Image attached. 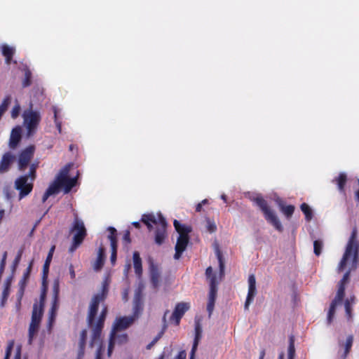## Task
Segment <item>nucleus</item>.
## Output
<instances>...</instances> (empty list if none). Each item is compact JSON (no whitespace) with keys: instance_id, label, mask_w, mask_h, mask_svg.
Returning <instances> with one entry per match:
<instances>
[{"instance_id":"nucleus-1","label":"nucleus","mask_w":359,"mask_h":359,"mask_svg":"<svg viewBox=\"0 0 359 359\" xmlns=\"http://www.w3.org/2000/svg\"><path fill=\"white\" fill-rule=\"evenodd\" d=\"M358 230L354 227L352 230L351 236L346 247V250L343 257L339 262L338 269L339 271H343L346 266L348 259L352 257V264L350 270L346 271L343 278L339 283V286L346 287V284L348 282L351 270H355L359 262V242L357 240Z\"/></svg>"},{"instance_id":"nucleus-2","label":"nucleus","mask_w":359,"mask_h":359,"mask_svg":"<svg viewBox=\"0 0 359 359\" xmlns=\"http://www.w3.org/2000/svg\"><path fill=\"white\" fill-rule=\"evenodd\" d=\"M104 302L102 299L95 297L92 298L87 316V323L90 327H92L93 334L90 341V346H93V343L100 339L102 329L104 327V321L107 314V307L104 306L99 316L97 322L95 323V319L98 311L99 304Z\"/></svg>"},{"instance_id":"nucleus-3","label":"nucleus","mask_w":359,"mask_h":359,"mask_svg":"<svg viewBox=\"0 0 359 359\" xmlns=\"http://www.w3.org/2000/svg\"><path fill=\"white\" fill-rule=\"evenodd\" d=\"M70 168L71 164H67L60 170L53 182L43 194L42 196L43 203H45L50 196L58 194L60 189H63L65 194H68L76 186V177L71 178L69 177Z\"/></svg>"},{"instance_id":"nucleus-4","label":"nucleus","mask_w":359,"mask_h":359,"mask_svg":"<svg viewBox=\"0 0 359 359\" xmlns=\"http://www.w3.org/2000/svg\"><path fill=\"white\" fill-rule=\"evenodd\" d=\"M141 222H143L150 231L153 229V224L156 226L155 231L154 241L158 245H161L167 238L168 223L163 215L159 212L157 218L153 213L144 214L142 216Z\"/></svg>"},{"instance_id":"nucleus-5","label":"nucleus","mask_w":359,"mask_h":359,"mask_svg":"<svg viewBox=\"0 0 359 359\" xmlns=\"http://www.w3.org/2000/svg\"><path fill=\"white\" fill-rule=\"evenodd\" d=\"M251 201L256 203L264 214L266 220L272 224L274 228L278 231L281 232L283 230V227L276 215L275 212L268 205L267 201L260 195L251 198Z\"/></svg>"},{"instance_id":"nucleus-6","label":"nucleus","mask_w":359,"mask_h":359,"mask_svg":"<svg viewBox=\"0 0 359 359\" xmlns=\"http://www.w3.org/2000/svg\"><path fill=\"white\" fill-rule=\"evenodd\" d=\"M70 232L74 233L72 243L69 249L70 252H74L83 242L87 236V230L82 219L75 217Z\"/></svg>"},{"instance_id":"nucleus-7","label":"nucleus","mask_w":359,"mask_h":359,"mask_svg":"<svg viewBox=\"0 0 359 359\" xmlns=\"http://www.w3.org/2000/svg\"><path fill=\"white\" fill-rule=\"evenodd\" d=\"M206 278L209 280L210 291L208 294V302L207 304V311L209 314V317L212 313L215 308V304L216 301L217 294V285L216 275L213 273L212 268L208 266L205 270Z\"/></svg>"},{"instance_id":"nucleus-8","label":"nucleus","mask_w":359,"mask_h":359,"mask_svg":"<svg viewBox=\"0 0 359 359\" xmlns=\"http://www.w3.org/2000/svg\"><path fill=\"white\" fill-rule=\"evenodd\" d=\"M22 117L27 130V136H33L36 133L41 120L40 113L37 111H33L32 109H29L24 111Z\"/></svg>"},{"instance_id":"nucleus-9","label":"nucleus","mask_w":359,"mask_h":359,"mask_svg":"<svg viewBox=\"0 0 359 359\" xmlns=\"http://www.w3.org/2000/svg\"><path fill=\"white\" fill-rule=\"evenodd\" d=\"M43 313H41L40 309H37L36 306H34L32 313V319L28 329L27 344L32 345L34 337L38 334L41 318Z\"/></svg>"},{"instance_id":"nucleus-10","label":"nucleus","mask_w":359,"mask_h":359,"mask_svg":"<svg viewBox=\"0 0 359 359\" xmlns=\"http://www.w3.org/2000/svg\"><path fill=\"white\" fill-rule=\"evenodd\" d=\"M28 175H21L15 181L14 187L19 191V200L28 196L33 190L34 181L28 182Z\"/></svg>"},{"instance_id":"nucleus-11","label":"nucleus","mask_w":359,"mask_h":359,"mask_svg":"<svg viewBox=\"0 0 359 359\" xmlns=\"http://www.w3.org/2000/svg\"><path fill=\"white\" fill-rule=\"evenodd\" d=\"M35 151L34 145H29L25 149L22 150L18 155V169L20 171H24L30 161L34 156Z\"/></svg>"},{"instance_id":"nucleus-12","label":"nucleus","mask_w":359,"mask_h":359,"mask_svg":"<svg viewBox=\"0 0 359 359\" xmlns=\"http://www.w3.org/2000/svg\"><path fill=\"white\" fill-rule=\"evenodd\" d=\"M135 320V316H123L116 318L114 322L110 335L114 337L115 332H119L130 327Z\"/></svg>"},{"instance_id":"nucleus-13","label":"nucleus","mask_w":359,"mask_h":359,"mask_svg":"<svg viewBox=\"0 0 359 359\" xmlns=\"http://www.w3.org/2000/svg\"><path fill=\"white\" fill-rule=\"evenodd\" d=\"M189 309V304L188 303L180 302L177 304L170 317V321H173L176 325H178L181 318Z\"/></svg>"},{"instance_id":"nucleus-14","label":"nucleus","mask_w":359,"mask_h":359,"mask_svg":"<svg viewBox=\"0 0 359 359\" xmlns=\"http://www.w3.org/2000/svg\"><path fill=\"white\" fill-rule=\"evenodd\" d=\"M256 294V278L254 274H250L248 277V292L244 305L245 310H248L249 306L252 302Z\"/></svg>"},{"instance_id":"nucleus-15","label":"nucleus","mask_w":359,"mask_h":359,"mask_svg":"<svg viewBox=\"0 0 359 359\" xmlns=\"http://www.w3.org/2000/svg\"><path fill=\"white\" fill-rule=\"evenodd\" d=\"M189 241V236H181L177 238V243L175 245V253L174 255V258L175 259H179L183 252L186 250L187 245Z\"/></svg>"},{"instance_id":"nucleus-16","label":"nucleus","mask_w":359,"mask_h":359,"mask_svg":"<svg viewBox=\"0 0 359 359\" xmlns=\"http://www.w3.org/2000/svg\"><path fill=\"white\" fill-rule=\"evenodd\" d=\"M195 337L193 342V346L190 352L189 359H195L196 353L199 344V341L202 337V327L199 322L195 323Z\"/></svg>"},{"instance_id":"nucleus-17","label":"nucleus","mask_w":359,"mask_h":359,"mask_svg":"<svg viewBox=\"0 0 359 359\" xmlns=\"http://www.w3.org/2000/svg\"><path fill=\"white\" fill-rule=\"evenodd\" d=\"M149 264L151 283L153 287L156 288L158 286L160 273L157 266L154 264V261L151 257L149 259Z\"/></svg>"},{"instance_id":"nucleus-18","label":"nucleus","mask_w":359,"mask_h":359,"mask_svg":"<svg viewBox=\"0 0 359 359\" xmlns=\"http://www.w3.org/2000/svg\"><path fill=\"white\" fill-rule=\"evenodd\" d=\"M15 158V156L11 152H6L0 161V173L8 172Z\"/></svg>"},{"instance_id":"nucleus-19","label":"nucleus","mask_w":359,"mask_h":359,"mask_svg":"<svg viewBox=\"0 0 359 359\" xmlns=\"http://www.w3.org/2000/svg\"><path fill=\"white\" fill-rule=\"evenodd\" d=\"M53 301L50 311L56 312L59 307V294L60 283L58 280H55L53 284Z\"/></svg>"},{"instance_id":"nucleus-20","label":"nucleus","mask_w":359,"mask_h":359,"mask_svg":"<svg viewBox=\"0 0 359 359\" xmlns=\"http://www.w3.org/2000/svg\"><path fill=\"white\" fill-rule=\"evenodd\" d=\"M21 128L19 126L14 128L11 133L9 140V147L12 149H15L21 140Z\"/></svg>"},{"instance_id":"nucleus-21","label":"nucleus","mask_w":359,"mask_h":359,"mask_svg":"<svg viewBox=\"0 0 359 359\" xmlns=\"http://www.w3.org/2000/svg\"><path fill=\"white\" fill-rule=\"evenodd\" d=\"M88 337V332L86 329L83 330L80 334V338L79 341V350L76 359H82L85 355V348L86 344V340Z\"/></svg>"},{"instance_id":"nucleus-22","label":"nucleus","mask_w":359,"mask_h":359,"mask_svg":"<svg viewBox=\"0 0 359 359\" xmlns=\"http://www.w3.org/2000/svg\"><path fill=\"white\" fill-rule=\"evenodd\" d=\"M107 230L109 232L108 239L110 241L111 253H117V231L114 227L109 226Z\"/></svg>"},{"instance_id":"nucleus-23","label":"nucleus","mask_w":359,"mask_h":359,"mask_svg":"<svg viewBox=\"0 0 359 359\" xmlns=\"http://www.w3.org/2000/svg\"><path fill=\"white\" fill-rule=\"evenodd\" d=\"M133 266L135 274L140 278L142 275V259L140 253L137 251H135L133 254Z\"/></svg>"},{"instance_id":"nucleus-24","label":"nucleus","mask_w":359,"mask_h":359,"mask_svg":"<svg viewBox=\"0 0 359 359\" xmlns=\"http://www.w3.org/2000/svg\"><path fill=\"white\" fill-rule=\"evenodd\" d=\"M104 259L105 250L103 246H100L98 249L97 257L93 265V268L95 271H100L102 268L104 264Z\"/></svg>"},{"instance_id":"nucleus-25","label":"nucleus","mask_w":359,"mask_h":359,"mask_svg":"<svg viewBox=\"0 0 359 359\" xmlns=\"http://www.w3.org/2000/svg\"><path fill=\"white\" fill-rule=\"evenodd\" d=\"M173 225L175 230L178 232L179 236H189V233H191L192 231L191 226L182 224L177 219L174 220Z\"/></svg>"},{"instance_id":"nucleus-26","label":"nucleus","mask_w":359,"mask_h":359,"mask_svg":"<svg viewBox=\"0 0 359 359\" xmlns=\"http://www.w3.org/2000/svg\"><path fill=\"white\" fill-rule=\"evenodd\" d=\"M54 250H55V246L53 245L50 249L48 254L46 257V261L43 266V279L44 280V281L48 278L50 264L52 258H53V255Z\"/></svg>"},{"instance_id":"nucleus-27","label":"nucleus","mask_w":359,"mask_h":359,"mask_svg":"<svg viewBox=\"0 0 359 359\" xmlns=\"http://www.w3.org/2000/svg\"><path fill=\"white\" fill-rule=\"evenodd\" d=\"M46 280L44 281L43 279V285H42V290L40 294V300L39 303H35L33 305L34 306H36L37 309H40L41 313H43V307H44V303L46 298V293H47V285L46 284Z\"/></svg>"},{"instance_id":"nucleus-28","label":"nucleus","mask_w":359,"mask_h":359,"mask_svg":"<svg viewBox=\"0 0 359 359\" xmlns=\"http://www.w3.org/2000/svg\"><path fill=\"white\" fill-rule=\"evenodd\" d=\"M2 55L6 58V62L9 65L11 62L13 55L15 53V48L9 46L7 44H4L1 48Z\"/></svg>"},{"instance_id":"nucleus-29","label":"nucleus","mask_w":359,"mask_h":359,"mask_svg":"<svg viewBox=\"0 0 359 359\" xmlns=\"http://www.w3.org/2000/svg\"><path fill=\"white\" fill-rule=\"evenodd\" d=\"M347 182V175L344 172H341L337 177L333 180V182L337 184L338 189L340 192L344 193L345 185Z\"/></svg>"},{"instance_id":"nucleus-30","label":"nucleus","mask_w":359,"mask_h":359,"mask_svg":"<svg viewBox=\"0 0 359 359\" xmlns=\"http://www.w3.org/2000/svg\"><path fill=\"white\" fill-rule=\"evenodd\" d=\"M294 356H295L294 337L292 335L289 337L287 358H288V359H294Z\"/></svg>"},{"instance_id":"nucleus-31","label":"nucleus","mask_w":359,"mask_h":359,"mask_svg":"<svg viewBox=\"0 0 359 359\" xmlns=\"http://www.w3.org/2000/svg\"><path fill=\"white\" fill-rule=\"evenodd\" d=\"M25 72V78L22 80V86L23 88H27L32 84V72L28 67H25L24 69Z\"/></svg>"},{"instance_id":"nucleus-32","label":"nucleus","mask_w":359,"mask_h":359,"mask_svg":"<svg viewBox=\"0 0 359 359\" xmlns=\"http://www.w3.org/2000/svg\"><path fill=\"white\" fill-rule=\"evenodd\" d=\"M10 287H11V281L9 280H7L5 283L4 289L2 292V297H1V306H4V304L7 301V299L9 296L10 293Z\"/></svg>"},{"instance_id":"nucleus-33","label":"nucleus","mask_w":359,"mask_h":359,"mask_svg":"<svg viewBox=\"0 0 359 359\" xmlns=\"http://www.w3.org/2000/svg\"><path fill=\"white\" fill-rule=\"evenodd\" d=\"M143 310V304L140 299V298L137 297L135 299L134 308H133V315L132 316H135V319L138 318L139 315Z\"/></svg>"},{"instance_id":"nucleus-34","label":"nucleus","mask_w":359,"mask_h":359,"mask_svg":"<svg viewBox=\"0 0 359 359\" xmlns=\"http://www.w3.org/2000/svg\"><path fill=\"white\" fill-rule=\"evenodd\" d=\"M337 306V304L336 303V301H332L327 317V323L328 325L331 324L333 320Z\"/></svg>"},{"instance_id":"nucleus-35","label":"nucleus","mask_w":359,"mask_h":359,"mask_svg":"<svg viewBox=\"0 0 359 359\" xmlns=\"http://www.w3.org/2000/svg\"><path fill=\"white\" fill-rule=\"evenodd\" d=\"M114 344H124L127 343L128 340V334H118V332H115V334L114 336Z\"/></svg>"},{"instance_id":"nucleus-36","label":"nucleus","mask_w":359,"mask_h":359,"mask_svg":"<svg viewBox=\"0 0 359 359\" xmlns=\"http://www.w3.org/2000/svg\"><path fill=\"white\" fill-rule=\"evenodd\" d=\"M353 335L348 336L346 338V340L345 345H344V353L343 355V358L344 359L346 358L347 355L349 353V352L351 349L352 345H353Z\"/></svg>"},{"instance_id":"nucleus-37","label":"nucleus","mask_w":359,"mask_h":359,"mask_svg":"<svg viewBox=\"0 0 359 359\" xmlns=\"http://www.w3.org/2000/svg\"><path fill=\"white\" fill-rule=\"evenodd\" d=\"M301 210L305 215V218L307 221H309L312 219L313 214L311 208L308 204L303 203L300 206Z\"/></svg>"},{"instance_id":"nucleus-38","label":"nucleus","mask_w":359,"mask_h":359,"mask_svg":"<svg viewBox=\"0 0 359 359\" xmlns=\"http://www.w3.org/2000/svg\"><path fill=\"white\" fill-rule=\"evenodd\" d=\"M280 210L282 211V212L287 217H290L293 213H294V206L292 205H280Z\"/></svg>"},{"instance_id":"nucleus-39","label":"nucleus","mask_w":359,"mask_h":359,"mask_svg":"<svg viewBox=\"0 0 359 359\" xmlns=\"http://www.w3.org/2000/svg\"><path fill=\"white\" fill-rule=\"evenodd\" d=\"M345 289L346 287L344 286H339L337 295L332 301H336L337 304L341 303L345 295Z\"/></svg>"},{"instance_id":"nucleus-40","label":"nucleus","mask_w":359,"mask_h":359,"mask_svg":"<svg viewBox=\"0 0 359 359\" xmlns=\"http://www.w3.org/2000/svg\"><path fill=\"white\" fill-rule=\"evenodd\" d=\"M108 290H109L108 283L107 282H104L102 284L101 292L95 294V296L97 297H99L100 299H102V300L104 301V299H106V297L107 296Z\"/></svg>"},{"instance_id":"nucleus-41","label":"nucleus","mask_w":359,"mask_h":359,"mask_svg":"<svg viewBox=\"0 0 359 359\" xmlns=\"http://www.w3.org/2000/svg\"><path fill=\"white\" fill-rule=\"evenodd\" d=\"M37 168H38V163H33L29 166V171L27 175H28V178H29L31 180V181H34V180L36 177Z\"/></svg>"},{"instance_id":"nucleus-42","label":"nucleus","mask_w":359,"mask_h":359,"mask_svg":"<svg viewBox=\"0 0 359 359\" xmlns=\"http://www.w3.org/2000/svg\"><path fill=\"white\" fill-rule=\"evenodd\" d=\"M32 263H33V261H32L28 267L26 269V270L25 271L24 273H23V276L20 280V284L22 285V286L23 285H25L27 280L29 279V276H30V273H31V271H32Z\"/></svg>"},{"instance_id":"nucleus-43","label":"nucleus","mask_w":359,"mask_h":359,"mask_svg":"<svg viewBox=\"0 0 359 359\" xmlns=\"http://www.w3.org/2000/svg\"><path fill=\"white\" fill-rule=\"evenodd\" d=\"M168 313H169L168 310H166L164 313V315L163 317V327L162 330L154 339V340H155L156 341H158L162 337V336L164 334L165 330L167 327L166 316Z\"/></svg>"},{"instance_id":"nucleus-44","label":"nucleus","mask_w":359,"mask_h":359,"mask_svg":"<svg viewBox=\"0 0 359 359\" xmlns=\"http://www.w3.org/2000/svg\"><path fill=\"white\" fill-rule=\"evenodd\" d=\"M323 243L320 240H316L313 242V252L316 256H319L321 254Z\"/></svg>"},{"instance_id":"nucleus-45","label":"nucleus","mask_w":359,"mask_h":359,"mask_svg":"<svg viewBox=\"0 0 359 359\" xmlns=\"http://www.w3.org/2000/svg\"><path fill=\"white\" fill-rule=\"evenodd\" d=\"M206 229L207 231L210 233H214L217 230V226L213 219H210L208 217H206Z\"/></svg>"},{"instance_id":"nucleus-46","label":"nucleus","mask_w":359,"mask_h":359,"mask_svg":"<svg viewBox=\"0 0 359 359\" xmlns=\"http://www.w3.org/2000/svg\"><path fill=\"white\" fill-rule=\"evenodd\" d=\"M56 315V312L49 311V316L48 320V330L49 332H50L52 330V328L55 320Z\"/></svg>"},{"instance_id":"nucleus-47","label":"nucleus","mask_w":359,"mask_h":359,"mask_svg":"<svg viewBox=\"0 0 359 359\" xmlns=\"http://www.w3.org/2000/svg\"><path fill=\"white\" fill-rule=\"evenodd\" d=\"M216 255H217V258L219 262L220 274L222 275V274H224V262L223 260L222 255L219 249H217L216 250Z\"/></svg>"},{"instance_id":"nucleus-48","label":"nucleus","mask_w":359,"mask_h":359,"mask_svg":"<svg viewBox=\"0 0 359 359\" xmlns=\"http://www.w3.org/2000/svg\"><path fill=\"white\" fill-rule=\"evenodd\" d=\"M20 110H21L20 105L18 102H16V104L13 107L11 112L12 118L15 119L16 118H18L20 115Z\"/></svg>"},{"instance_id":"nucleus-49","label":"nucleus","mask_w":359,"mask_h":359,"mask_svg":"<svg viewBox=\"0 0 359 359\" xmlns=\"http://www.w3.org/2000/svg\"><path fill=\"white\" fill-rule=\"evenodd\" d=\"M14 341L13 340H11L8 342V345H7V347H6V353H5V357L4 358H7V359H10V356L11 355V352L13 351V348L14 347Z\"/></svg>"},{"instance_id":"nucleus-50","label":"nucleus","mask_w":359,"mask_h":359,"mask_svg":"<svg viewBox=\"0 0 359 359\" xmlns=\"http://www.w3.org/2000/svg\"><path fill=\"white\" fill-rule=\"evenodd\" d=\"M114 337L110 335L109 337V345H108V350H107V355L108 357H111L114 348Z\"/></svg>"},{"instance_id":"nucleus-51","label":"nucleus","mask_w":359,"mask_h":359,"mask_svg":"<svg viewBox=\"0 0 359 359\" xmlns=\"http://www.w3.org/2000/svg\"><path fill=\"white\" fill-rule=\"evenodd\" d=\"M346 313L348 318H351V305L349 299H346L344 303Z\"/></svg>"},{"instance_id":"nucleus-52","label":"nucleus","mask_w":359,"mask_h":359,"mask_svg":"<svg viewBox=\"0 0 359 359\" xmlns=\"http://www.w3.org/2000/svg\"><path fill=\"white\" fill-rule=\"evenodd\" d=\"M22 253H23V249L21 248L18 252V254L13 261V265L14 266H16L19 264L20 260H21V257H22Z\"/></svg>"},{"instance_id":"nucleus-53","label":"nucleus","mask_w":359,"mask_h":359,"mask_svg":"<svg viewBox=\"0 0 359 359\" xmlns=\"http://www.w3.org/2000/svg\"><path fill=\"white\" fill-rule=\"evenodd\" d=\"M104 351V346L102 344H100L99 348L97 350L95 359H102V355Z\"/></svg>"},{"instance_id":"nucleus-54","label":"nucleus","mask_w":359,"mask_h":359,"mask_svg":"<svg viewBox=\"0 0 359 359\" xmlns=\"http://www.w3.org/2000/svg\"><path fill=\"white\" fill-rule=\"evenodd\" d=\"M123 239L127 243H130V242H131L130 233V231L128 230L125 231L124 235L123 236Z\"/></svg>"},{"instance_id":"nucleus-55","label":"nucleus","mask_w":359,"mask_h":359,"mask_svg":"<svg viewBox=\"0 0 359 359\" xmlns=\"http://www.w3.org/2000/svg\"><path fill=\"white\" fill-rule=\"evenodd\" d=\"M175 359H187V353L184 350L180 351Z\"/></svg>"},{"instance_id":"nucleus-56","label":"nucleus","mask_w":359,"mask_h":359,"mask_svg":"<svg viewBox=\"0 0 359 359\" xmlns=\"http://www.w3.org/2000/svg\"><path fill=\"white\" fill-rule=\"evenodd\" d=\"M54 118H55V122L56 126H57L59 132L60 133L61 132V123L58 122L57 120V111H56V109H55V111H54Z\"/></svg>"},{"instance_id":"nucleus-57","label":"nucleus","mask_w":359,"mask_h":359,"mask_svg":"<svg viewBox=\"0 0 359 359\" xmlns=\"http://www.w3.org/2000/svg\"><path fill=\"white\" fill-rule=\"evenodd\" d=\"M14 359H21V350L18 348L14 356Z\"/></svg>"},{"instance_id":"nucleus-58","label":"nucleus","mask_w":359,"mask_h":359,"mask_svg":"<svg viewBox=\"0 0 359 359\" xmlns=\"http://www.w3.org/2000/svg\"><path fill=\"white\" fill-rule=\"evenodd\" d=\"M116 255H117V253H111V257H110V259H111V263L114 264L115 262H116Z\"/></svg>"},{"instance_id":"nucleus-59","label":"nucleus","mask_w":359,"mask_h":359,"mask_svg":"<svg viewBox=\"0 0 359 359\" xmlns=\"http://www.w3.org/2000/svg\"><path fill=\"white\" fill-rule=\"evenodd\" d=\"M265 355H266L265 349H262L259 353V359H264Z\"/></svg>"},{"instance_id":"nucleus-60","label":"nucleus","mask_w":359,"mask_h":359,"mask_svg":"<svg viewBox=\"0 0 359 359\" xmlns=\"http://www.w3.org/2000/svg\"><path fill=\"white\" fill-rule=\"evenodd\" d=\"M69 270H70L71 278L74 279L75 278V272H74V270L72 266H70Z\"/></svg>"},{"instance_id":"nucleus-61","label":"nucleus","mask_w":359,"mask_h":359,"mask_svg":"<svg viewBox=\"0 0 359 359\" xmlns=\"http://www.w3.org/2000/svg\"><path fill=\"white\" fill-rule=\"evenodd\" d=\"M202 208H203V205H202V203H198L196 206V212H201L202 210Z\"/></svg>"},{"instance_id":"nucleus-62","label":"nucleus","mask_w":359,"mask_h":359,"mask_svg":"<svg viewBox=\"0 0 359 359\" xmlns=\"http://www.w3.org/2000/svg\"><path fill=\"white\" fill-rule=\"evenodd\" d=\"M132 224L137 229H140L141 226L140 222H134Z\"/></svg>"},{"instance_id":"nucleus-63","label":"nucleus","mask_w":359,"mask_h":359,"mask_svg":"<svg viewBox=\"0 0 359 359\" xmlns=\"http://www.w3.org/2000/svg\"><path fill=\"white\" fill-rule=\"evenodd\" d=\"M4 217V210H0V223L1 222Z\"/></svg>"},{"instance_id":"nucleus-64","label":"nucleus","mask_w":359,"mask_h":359,"mask_svg":"<svg viewBox=\"0 0 359 359\" xmlns=\"http://www.w3.org/2000/svg\"><path fill=\"white\" fill-rule=\"evenodd\" d=\"M284 357H285V354L283 352H281L279 355H278V359H284Z\"/></svg>"}]
</instances>
